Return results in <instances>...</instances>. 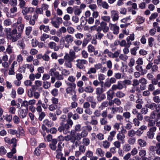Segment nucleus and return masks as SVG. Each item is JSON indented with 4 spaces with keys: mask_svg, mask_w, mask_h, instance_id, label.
<instances>
[{
    "mask_svg": "<svg viewBox=\"0 0 160 160\" xmlns=\"http://www.w3.org/2000/svg\"><path fill=\"white\" fill-rule=\"evenodd\" d=\"M19 116L15 115H14L13 118V120L14 123L18 124L20 123V119Z\"/></svg>",
    "mask_w": 160,
    "mask_h": 160,
    "instance_id": "nucleus-36",
    "label": "nucleus"
},
{
    "mask_svg": "<svg viewBox=\"0 0 160 160\" xmlns=\"http://www.w3.org/2000/svg\"><path fill=\"white\" fill-rule=\"evenodd\" d=\"M117 138L118 140H123L125 138V136L124 134L121 133L120 132L117 134Z\"/></svg>",
    "mask_w": 160,
    "mask_h": 160,
    "instance_id": "nucleus-54",
    "label": "nucleus"
},
{
    "mask_svg": "<svg viewBox=\"0 0 160 160\" xmlns=\"http://www.w3.org/2000/svg\"><path fill=\"white\" fill-rule=\"evenodd\" d=\"M93 91V88L90 86L88 85L85 88V91L87 93H92Z\"/></svg>",
    "mask_w": 160,
    "mask_h": 160,
    "instance_id": "nucleus-27",
    "label": "nucleus"
},
{
    "mask_svg": "<svg viewBox=\"0 0 160 160\" xmlns=\"http://www.w3.org/2000/svg\"><path fill=\"white\" fill-rule=\"evenodd\" d=\"M67 31V29L64 27H62L59 28V31H58L57 35L58 36L60 37L62 33H65Z\"/></svg>",
    "mask_w": 160,
    "mask_h": 160,
    "instance_id": "nucleus-24",
    "label": "nucleus"
},
{
    "mask_svg": "<svg viewBox=\"0 0 160 160\" xmlns=\"http://www.w3.org/2000/svg\"><path fill=\"white\" fill-rule=\"evenodd\" d=\"M108 100H110L113 98L114 95V92L113 90L110 89L107 92Z\"/></svg>",
    "mask_w": 160,
    "mask_h": 160,
    "instance_id": "nucleus-15",
    "label": "nucleus"
},
{
    "mask_svg": "<svg viewBox=\"0 0 160 160\" xmlns=\"http://www.w3.org/2000/svg\"><path fill=\"white\" fill-rule=\"evenodd\" d=\"M19 2V5L21 8H23L26 4V2L24 0H18Z\"/></svg>",
    "mask_w": 160,
    "mask_h": 160,
    "instance_id": "nucleus-46",
    "label": "nucleus"
},
{
    "mask_svg": "<svg viewBox=\"0 0 160 160\" xmlns=\"http://www.w3.org/2000/svg\"><path fill=\"white\" fill-rule=\"evenodd\" d=\"M62 18L57 17L52 21L51 23L55 28H58L59 27L60 24L62 23Z\"/></svg>",
    "mask_w": 160,
    "mask_h": 160,
    "instance_id": "nucleus-6",
    "label": "nucleus"
},
{
    "mask_svg": "<svg viewBox=\"0 0 160 160\" xmlns=\"http://www.w3.org/2000/svg\"><path fill=\"white\" fill-rule=\"evenodd\" d=\"M157 104L155 103L152 102L151 103L147 104L146 105V107L152 110H156Z\"/></svg>",
    "mask_w": 160,
    "mask_h": 160,
    "instance_id": "nucleus-23",
    "label": "nucleus"
},
{
    "mask_svg": "<svg viewBox=\"0 0 160 160\" xmlns=\"http://www.w3.org/2000/svg\"><path fill=\"white\" fill-rule=\"evenodd\" d=\"M111 17L113 22H115L118 20L119 18V14L117 11L112 10L111 11Z\"/></svg>",
    "mask_w": 160,
    "mask_h": 160,
    "instance_id": "nucleus-10",
    "label": "nucleus"
},
{
    "mask_svg": "<svg viewBox=\"0 0 160 160\" xmlns=\"http://www.w3.org/2000/svg\"><path fill=\"white\" fill-rule=\"evenodd\" d=\"M65 60L64 66L67 68H71L72 67V62L74 60L64 57Z\"/></svg>",
    "mask_w": 160,
    "mask_h": 160,
    "instance_id": "nucleus-14",
    "label": "nucleus"
},
{
    "mask_svg": "<svg viewBox=\"0 0 160 160\" xmlns=\"http://www.w3.org/2000/svg\"><path fill=\"white\" fill-rule=\"evenodd\" d=\"M134 33L131 34L130 36H128L126 38L127 42H128L129 40L133 41L134 40Z\"/></svg>",
    "mask_w": 160,
    "mask_h": 160,
    "instance_id": "nucleus-59",
    "label": "nucleus"
},
{
    "mask_svg": "<svg viewBox=\"0 0 160 160\" xmlns=\"http://www.w3.org/2000/svg\"><path fill=\"white\" fill-rule=\"evenodd\" d=\"M154 41V39L152 37L149 38L148 39V45L152 47L153 45V42Z\"/></svg>",
    "mask_w": 160,
    "mask_h": 160,
    "instance_id": "nucleus-52",
    "label": "nucleus"
},
{
    "mask_svg": "<svg viewBox=\"0 0 160 160\" xmlns=\"http://www.w3.org/2000/svg\"><path fill=\"white\" fill-rule=\"evenodd\" d=\"M39 29L41 31L43 30L44 32L47 33L50 31L48 26H45L44 25H42L39 27Z\"/></svg>",
    "mask_w": 160,
    "mask_h": 160,
    "instance_id": "nucleus-17",
    "label": "nucleus"
},
{
    "mask_svg": "<svg viewBox=\"0 0 160 160\" xmlns=\"http://www.w3.org/2000/svg\"><path fill=\"white\" fill-rule=\"evenodd\" d=\"M70 127L68 124L62 123L59 126L58 130L60 132H63V133L67 134L69 132V128Z\"/></svg>",
    "mask_w": 160,
    "mask_h": 160,
    "instance_id": "nucleus-5",
    "label": "nucleus"
},
{
    "mask_svg": "<svg viewBox=\"0 0 160 160\" xmlns=\"http://www.w3.org/2000/svg\"><path fill=\"white\" fill-rule=\"evenodd\" d=\"M50 38L49 35L46 33H43L40 37V39L41 41H45L47 39Z\"/></svg>",
    "mask_w": 160,
    "mask_h": 160,
    "instance_id": "nucleus-25",
    "label": "nucleus"
},
{
    "mask_svg": "<svg viewBox=\"0 0 160 160\" xmlns=\"http://www.w3.org/2000/svg\"><path fill=\"white\" fill-rule=\"evenodd\" d=\"M28 111L27 109H19L18 111V116L21 119L25 118L27 116Z\"/></svg>",
    "mask_w": 160,
    "mask_h": 160,
    "instance_id": "nucleus-8",
    "label": "nucleus"
},
{
    "mask_svg": "<svg viewBox=\"0 0 160 160\" xmlns=\"http://www.w3.org/2000/svg\"><path fill=\"white\" fill-rule=\"evenodd\" d=\"M76 87H67L66 89V92L67 94L72 95L73 93L75 92V90Z\"/></svg>",
    "mask_w": 160,
    "mask_h": 160,
    "instance_id": "nucleus-19",
    "label": "nucleus"
},
{
    "mask_svg": "<svg viewBox=\"0 0 160 160\" xmlns=\"http://www.w3.org/2000/svg\"><path fill=\"white\" fill-rule=\"evenodd\" d=\"M57 154L56 157L57 158H59L60 157H61L62 155L61 152V150L60 149H58L56 151Z\"/></svg>",
    "mask_w": 160,
    "mask_h": 160,
    "instance_id": "nucleus-49",
    "label": "nucleus"
},
{
    "mask_svg": "<svg viewBox=\"0 0 160 160\" xmlns=\"http://www.w3.org/2000/svg\"><path fill=\"white\" fill-rule=\"evenodd\" d=\"M43 123L46 126L50 128L53 126V123L51 121H49L48 119H45L43 121Z\"/></svg>",
    "mask_w": 160,
    "mask_h": 160,
    "instance_id": "nucleus-21",
    "label": "nucleus"
},
{
    "mask_svg": "<svg viewBox=\"0 0 160 160\" xmlns=\"http://www.w3.org/2000/svg\"><path fill=\"white\" fill-rule=\"evenodd\" d=\"M49 6L46 3H43L41 5V8L43 12V11L48 10L49 8Z\"/></svg>",
    "mask_w": 160,
    "mask_h": 160,
    "instance_id": "nucleus-55",
    "label": "nucleus"
},
{
    "mask_svg": "<svg viewBox=\"0 0 160 160\" xmlns=\"http://www.w3.org/2000/svg\"><path fill=\"white\" fill-rule=\"evenodd\" d=\"M22 13L23 15H25L28 13H31L34 10V8L26 7L22 8Z\"/></svg>",
    "mask_w": 160,
    "mask_h": 160,
    "instance_id": "nucleus-12",
    "label": "nucleus"
},
{
    "mask_svg": "<svg viewBox=\"0 0 160 160\" xmlns=\"http://www.w3.org/2000/svg\"><path fill=\"white\" fill-rule=\"evenodd\" d=\"M4 32L7 38L11 40L12 42H16L21 37L20 33H18L16 28L12 30L11 28H5L4 29Z\"/></svg>",
    "mask_w": 160,
    "mask_h": 160,
    "instance_id": "nucleus-1",
    "label": "nucleus"
},
{
    "mask_svg": "<svg viewBox=\"0 0 160 160\" xmlns=\"http://www.w3.org/2000/svg\"><path fill=\"white\" fill-rule=\"evenodd\" d=\"M33 88L30 89L28 90V94L29 98H31L33 96Z\"/></svg>",
    "mask_w": 160,
    "mask_h": 160,
    "instance_id": "nucleus-64",
    "label": "nucleus"
},
{
    "mask_svg": "<svg viewBox=\"0 0 160 160\" xmlns=\"http://www.w3.org/2000/svg\"><path fill=\"white\" fill-rule=\"evenodd\" d=\"M18 45L19 47V48L23 49L25 47V44L24 41L22 40L18 41Z\"/></svg>",
    "mask_w": 160,
    "mask_h": 160,
    "instance_id": "nucleus-30",
    "label": "nucleus"
},
{
    "mask_svg": "<svg viewBox=\"0 0 160 160\" xmlns=\"http://www.w3.org/2000/svg\"><path fill=\"white\" fill-rule=\"evenodd\" d=\"M64 57L74 60V59L76 58V56L74 51L72 49H70L69 53L66 54Z\"/></svg>",
    "mask_w": 160,
    "mask_h": 160,
    "instance_id": "nucleus-11",
    "label": "nucleus"
},
{
    "mask_svg": "<svg viewBox=\"0 0 160 160\" xmlns=\"http://www.w3.org/2000/svg\"><path fill=\"white\" fill-rule=\"evenodd\" d=\"M29 130L32 135H35L38 131L37 129L34 127H30L29 128Z\"/></svg>",
    "mask_w": 160,
    "mask_h": 160,
    "instance_id": "nucleus-39",
    "label": "nucleus"
},
{
    "mask_svg": "<svg viewBox=\"0 0 160 160\" xmlns=\"http://www.w3.org/2000/svg\"><path fill=\"white\" fill-rule=\"evenodd\" d=\"M109 27L110 29L113 31V33L115 34H117L119 33V27L116 25V24H113L109 23Z\"/></svg>",
    "mask_w": 160,
    "mask_h": 160,
    "instance_id": "nucleus-13",
    "label": "nucleus"
},
{
    "mask_svg": "<svg viewBox=\"0 0 160 160\" xmlns=\"http://www.w3.org/2000/svg\"><path fill=\"white\" fill-rule=\"evenodd\" d=\"M59 140H70V136H65L64 137L60 135L58 137Z\"/></svg>",
    "mask_w": 160,
    "mask_h": 160,
    "instance_id": "nucleus-44",
    "label": "nucleus"
},
{
    "mask_svg": "<svg viewBox=\"0 0 160 160\" xmlns=\"http://www.w3.org/2000/svg\"><path fill=\"white\" fill-rule=\"evenodd\" d=\"M104 91L102 88H96V93L97 95L102 94Z\"/></svg>",
    "mask_w": 160,
    "mask_h": 160,
    "instance_id": "nucleus-51",
    "label": "nucleus"
},
{
    "mask_svg": "<svg viewBox=\"0 0 160 160\" xmlns=\"http://www.w3.org/2000/svg\"><path fill=\"white\" fill-rule=\"evenodd\" d=\"M18 133L19 134V138L21 136H24L25 135V132L23 128L20 126H18Z\"/></svg>",
    "mask_w": 160,
    "mask_h": 160,
    "instance_id": "nucleus-22",
    "label": "nucleus"
},
{
    "mask_svg": "<svg viewBox=\"0 0 160 160\" xmlns=\"http://www.w3.org/2000/svg\"><path fill=\"white\" fill-rule=\"evenodd\" d=\"M157 130L156 127L150 128L147 133V137L149 139H152L155 134V132Z\"/></svg>",
    "mask_w": 160,
    "mask_h": 160,
    "instance_id": "nucleus-7",
    "label": "nucleus"
},
{
    "mask_svg": "<svg viewBox=\"0 0 160 160\" xmlns=\"http://www.w3.org/2000/svg\"><path fill=\"white\" fill-rule=\"evenodd\" d=\"M50 75L48 73H45L43 74L42 77V80L44 81H46L47 80H48L50 78Z\"/></svg>",
    "mask_w": 160,
    "mask_h": 160,
    "instance_id": "nucleus-50",
    "label": "nucleus"
},
{
    "mask_svg": "<svg viewBox=\"0 0 160 160\" xmlns=\"http://www.w3.org/2000/svg\"><path fill=\"white\" fill-rule=\"evenodd\" d=\"M25 67L29 69L30 72L32 73L34 71V66L32 64H26L25 65Z\"/></svg>",
    "mask_w": 160,
    "mask_h": 160,
    "instance_id": "nucleus-42",
    "label": "nucleus"
},
{
    "mask_svg": "<svg viewBox=\"0 0 160 160\" xmlns=\"http://www.w3.org/2000/svg\"><path fill=\"white\" fill-rule=\"evenodd\" d=\"M57 143V141H52L51 143L50 144V148L53 150H55L56 148V145Z\"/></svg>",
    "mask_w": 160,
    "mask_h": 160,
    "instance_id": "nucleus-32",
    "label": "nucleus"
},
{
    "mask_svg": "<svg viewBox=\"0 0 160 160\" xmlns=\"http://www.w3.org/2000/svg\"><path fill=\"white\" fill-rule=\"evenodd\" d=\"M82 138V135L80 133L74 134V131H72L70 136V140H79Z\"/></svg>",
    "mask_w": 160,
    "mask_h": 160,
    "instance_id": "nucleus-9",
    "label": "nucleus"
},
{
    "mask_svg": "<svg viewBox=\"0 0 160 160\" xmlns=\"http://www.w3.org/2000/svg\"><path fill=\"white\" fill-rule=\"evenodd\" d=\"M119 58L120 59L125 61L128 59V57L126 55L121 54L119 56Z\"/></svg>",
    "mask_w": 160,
    "mask_h": 160,
    "instance_id": "nucleus-60",
    "label": "nucleus"
},
{
    "mask_svg": "<svg viewBox=\"0 0 160 160\" xmlns=\"http://www.w3.org/2000/svg\"><path fill=\"white\" fill-rule=\"evenodd\" d=\"M49 116L50 119H52V121H55L57 119L56 115L54 113L50 112L49 113Z\"/></svg>",
    "mask_w": 160,
    "mask_h": 160,
    "instance_id": "nucleus-58",
    "label": "nucleus"
},
{
    "mask_svg": "<svg viewBox=\"0 0 160 160\" xmlns=\"http://www.w3.org/2000/svg\"><path fill=\"white\" fill-rule=\"evenodd\" d=\"M87 48L88 51L89 53H92L93 52V51H94L95 49L94 47L91 44H89L88 45Z\"/></svg>",
    "mask_w": 160,
    "mask_h": 160,
    "instance_id": "nucleus-53",
    "label": "nucleus"
},
{
    "mask_svg": "<svg viewBox=\"0 0 160 160\" xmlns=\"http://www.w3.org/2000/svg\"><path fill=\"white\" fill-rule=\"evenodd\" d=\"M55 68H51L49 72V74L50 75H54L56 79L58 80H62L64 79L63 76H68L70 74V72L69 70L65 69H62L61 74H60L59 72L56 71Z\"/></svg>",
    "mask_w": 160,
    "mask_h": 160,
    "instance_id": "nucleus-2",
    "label": "nucleus"
},
{
    "mask_svg": "<svg viewBox=\"0 0 160 160\" xmlns=\"http://www.w3.org/2000/svg\"><path fill=\"white\" fill-rule=\"evenodd\" d=\"M67 31L70 34H72L74 33L75 31L74 29L71 26L68 27L67 29Z\"/></svg>",
    "mask_w": 160,
    "mask_h": 160,
    "instance_id": "nucleus-48",
    "label": "nucleus"
},
{
    "mask_svg": "<svg viewBox=\"0 0 160 160\" xmlns=\"http://www.w3.org/2000/svg\"><path fill=\"white\" fill-rule=\"evenodd\" d=\"M13 48V47L11 45H8L7 48L6 49V52L9 54L14 53Z\"/></svg>",
    "mask_w": 160,
    "mask_h": 160,
    "instance_id": "nucleus-26",
    "label": "nucleus"
},
{
    "mask_svg": "<svg viewBox=\"0 0 160 160\" xmlns=\"http://www.w3.org/2000/svg\"><path fill=\"white\" fill-rule=\"evenodd\" d=\"M101 26H104V27L102 28V30L104 32L106 33L108 32L109 30V28L108 26H106L107 23L106 22H101Z\"/></svg>",
    "mask_w": 160,
    "mask_h": 160,
    "instance_id": "nucleus-28",
    "label": "nucleus"
},
{
    "mask_svg": "<svg viewBox=\"0 0 160 160\" xmlns=\"http://www.w3.org/2000/svg\"><path fill=\"white\" fill-rule=\"evenodd\" d=\"M73 41V38L71 35L67 34L63 38V39L61 40V42H63L64 46L66 48H68L70 44L72 43Z\"/></svg>",
    "mask_w": 160,
    "mask_h": 160,
    "instance_id": "nucleus-3",
    "label": "nucleus"
},
{
    "mask_svg": "<svg viewBox=\"0 0 160 160\" xmlns=\"http://www.w3.org/2000/svg\"><path fill=\"white\" fill-rule=\"evenodd\" d=\"M8 132L9 134H10L11 135H15L17 138H19V134L18 133V131L16 129H10L8 130Z\"/></svg>",
    "mask_w": 160,
    "mask_h": 160,
    "instance_id": "nucleus-20",
    "label": "nucleus"
},
{
    "mask_svg": "<svg viewBox=\"0 0 160 160\" xmlns=\"http://www.w3.org/2000/svg\"><path fill=\"white\" fill-rule=\"evenodd\" d=\"M145 21V18L141 16L137 17L136 19L137 22L139 24L142 23Z\"/></svg>",
    "mask_w": 160,
    "mask_h": 160,
    "instance_id": "nucleus-31",
    "label": "nucleus"
},
{
    "mask_svg": "<svg viewBox=\"0 0 160 160\" xmlns=\"http://www.w3.org/2000/svg\"><path fill=\"white\" fill-rule=\"evenodd\" d=\"M139 82L142 85H146L148 83L147 80L144 78H142L139 80Z\"/></svg>",
    "mask_w": 160,
    "mask_h": 160,
    "instance_id": "nucleus-62",
    "label": "nucleus"
},
{
    "mask_svg": "<svg viewBox=\"0 0 160 160\" xmlns=\"http://www.w3.org/2000/svg\"><path fill=\"white\" fill-rule=\"evenodd\" d=\"M58 108L57 105H54L53 104H51L49 106L48 108V109L51 111H54L55 110L57 109Z\"/></svg>",
    "mask_w": 160,
    "mask_h": 160,
    "instance_id": "nucleus-40",
    "label": "nucleus"
},
{
    "mask_svg": "<svg viewBox=\"0 0 160 160\" xmlns=\"http://www.w3.org/2000/svg\"><path fill=\"white\" fill-rule=\"evenodd\" d=\"M43 86L45 89H48L51 86V83L50 82L45 81L43 82Z\"/></svg>",
    "mask_w": 160,
    "mask_h": 160,
    "instance_id": "nucleus-41",
    "label": "nucleus"
},
{
    "mask_svg": "<svg viewBox=\"0 0 160 160\" xmlns=\"http://www.w3.org/2000/svg\"><path fill=\"white\" fill-rule=\"evenodd\" d=\"M125 95L124 93L121 91H118L116 93V96L118 98H121L124 97Z\"/></svg>",
    "mask_w": 160,
    "mask_h": 160,
    "instance_id": "nucleus-33",
    "label": "nucleus"
},
{
    "mask_svg": "<svg viewBox=\"0 0 160 160\" xmlns=\"http://www.w3.org/2000/svg\"><path fill=\"white\" fill-rule=\"evenodd\" d=\"M24 27V25L22 24H21L18 26L17 28L18 32H19L18 33H20L21 34V32L23 30Z\"/></svg>",
    "mask_w": 160,
    "mask_h": 160,
    "instance_id": "nucleus-47",
    "label": "nucleus"
},
{
    "mask_svg": "<svg viewBox=\"0 0 160 160\" xmlns=\"http://www.w3.org/2000/svg\"><path fill=\"white\" fill-rule=\"evenodd\" d=\"M16 141H6V142L9 144L10 146L12 148L15 147L17 146V143Z\"/></svg>",
    "mask_w": 160,
    "mask_h": 160,
    "instance_id": "nucleus-34",
    "label": "nucleus"
},
{
    "mask_svg": "<svg viewBox=\"0 0 160 160\" xmlns=\"http://www.w3.org/2000/svg\"><path fill=\"white\" fill-rule=\"evenodd\" d=\"M122 115L125 121L127 122H130L129 119L131 116V113L129 112L126 111L124 112L122 114Z\"/></svg>",
    "mask_w": 160,
    "mask_h": 160,
    "instance_id": "nucleus-18",
    "label": "nucleus"
},
{
    "mask_svg": "<svg viewBox=\"0 0 160 160\" xmlns=\"http://www.w3.org/2000/svg\"><path fill=\"white\" fill-rule=\"evenodd\" d=\"M116 134V132L115 131H113L110 132V135L108 138V140H112L113 138L114 137Z\"/></svg>",
    "mask_w": 160,
    "mask_h": 160,
    "instance_id": "nucleus-43",
    "label": "nucleus"
},
{
    "mask_svg": "<svg viewBox=\"0 0 160 160\" xmlns=\"http://www.w3.org/2000/svg\"><path fill=\"white\" fill-rule=\"evenodd\" d=\"M136 91L138 92L140 91L139 87L138 86H133L132 89L130 91V92L132 93H134Z\"/></svg>",
    "mask_w": 160,
    "mask_h": 160,
    "instance_id": "nucleus-38",
    "label": "nucleus"
},
{
    "mask_svg": "<svg viewBox=\"0 0 160 160\" xmlns=\"http://www.w3.org/2000/svg\"><path fill=\"white\" fill-rule=\"evenodd\" d=\"M101 18L102 20L106 22H109L111 18L110 16H102L101 17Z\"/></svg>",
    "mask_w": 160,
    "mask_h": 160,
    "instance_id": "nucleus-37",
    "label": "nucleus"
},
{
    "mask_svg": "<svg viewBox=\"0 0 160 160\" xmlns=\"http://www.w3.org/2000/svg\"><path fill=\"white\" fill-rule=\"evenodd\" d=\"M135 63V61L134 58H131L130 59V61L128 63V65L130 67H132L134 66Z\"/></svg>",
    "mask_w": 160,
    "mask_h": 160,
    "instance_id": "nucleus-56",
    "label": "nucleus"
},
{
    "mask_svg": "<svg viewBox=\"0 0 160 160\" xmlns=\"http://www.w3.org/2000/svg\"><path fill=\"white\" fill-rule=\"evenodd\" d=\"M5 119L8 122L11 121L12 119V116L10 114H7L5 116Z\"/></svg>",
    "mask_w": 160,
    "mask_h": 160,
    "instance_id": "nucleus-63",
    "label": "nucleus"
},
{
    "mask_svg": "<svg viewBox=\"0 0 160 160\" xmlns=\"http://www.w3.org/2000/svg\"><path fill=\"white\" fill-rule=\"evenodd\" d=\"M43 137H44V139L47 140H56L55 139H52V136L51 135L49 134L46 137H45V133H42Z\"/></svg>",
    "mask_w": 160,
    "mask_h": 160,
    "instance_id": "nucleus-45",
    "label": "nucleus"
},
{
    "mask_svg": "<svg viewBox=\"0 0 160 160\" xmlns=\"http://www.w3.org/2000/svg\"><path fill=\"white\" fill-rule=\"evenodd\" d=\"M97 98L98 101H101L106 98L105 94L104 93H102L98 95Z\"/></svg>",
    "mask_w": 160,
    "mask_h": 160,
    "instance_id": "nucleus-29",
    "label": "nucleus"
},
{
    "mask_svg": "<svg viewBox=\"0 0 160 160\" xmlns=\"http://www.w3.org/2000/svg\"><path fill=\"white\" fill-rule=\"evenodd\" d=\"M97 71L94 68H89L87 73L88 74H90L92 73H95Z\"/></svg>",
    "mask_w": 160,
    "mask_h": 160,
    "instance_id": "nucleus-57",
    "label": "nucleus"
},
{
    "mask_svg": "<svg viewBox=\"0 0 160 160\" xmlns=\"http://www.w3.org/2000/svg\"><path fill=\"white\" fill-rule=\"evenodd\" d=\"M48 47L51 49H53L55 51H57L59 48L56 46V44L54 42H50L48 44Z\"/></svg>",
    "mask_w": 160,
    "mask_h": 160,
    "instance_id": "nucleus-16",
    "label": "nucleus"
},
{
    "mask_svg": "<svg viewBox=\"0 0 160 160\" xmlns=\"http://www.w3.org/2000/svg\"><path fill=\"white\" fill-rule=\"evenodd\" d=\"M104 152L100 148H98L96 150V153L100 157H103L104 155Z\"/></svg>",
    "mask_w": 160,
    "mask_h": 160,
    "instance_id": "nucleus-35",
    "label": "nucleus"
},
{
    "mask_svg": "<svg viewBox=\"0 0 160 160\" xmlns=\"http://www.w3.org/2000/svg\"><path fill=\"white\" fill-rule=\"evenodd\" d=\"M77 67L80 69L83 70L85 68L84 65L88 63V61L85 59H78L76 61Z\"/></svg>",
    "mask_w": 160,
    "mask_h": 160,
    "instance_id": "nucleus-4",
    "label": "nucleus"
},
{
    "mask_svg": "<svg viewBox=\"0 0 160 160\" xmlns=\"http://www.w3.org/2000/svg\"><path fill=\"white\" fill-rule=\"evenodd\" d=\"M51 93L53 96H57L58 93V90L56 88H54L51 91Z\"/></svg>",
    "mask_w": 160,
    "mask_h": 160,
    "instance_id": "nucleus-61",
    "label": "nucleus"
}]
</instances>
